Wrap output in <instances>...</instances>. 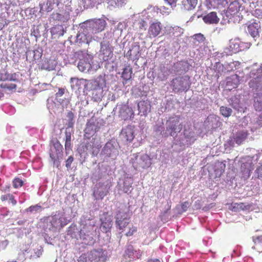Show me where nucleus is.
<instances>
[{
  "label": "nucleus",
  "instance_id": "nucleus-1",
  "mask_svg": "<svg viewBox=\"0 0 262 262\" xmlns=\"http://www.w3.org/2000/svg\"><path fill=\"white\" fill-rule=\"evenodd\" d=\"M107 25L105 18H94L80 23L76 36V42L82 45L85 44L89 38H94V35L102 32Z\"/></svg>",
  "mask_w": 262,
  "mask_h": 262
},
{
  "label": "nucleus",
  "instance_id": "nucleus-2",
  "mask_svg": "<svg viewBox=\"0 0 262 262\" xmlns=\"http://www.w3.org/2000/svg\"><path fill=\"white\" fill-rule=\"evenodd\" d=\"M244 7L238 2L234 1L231 3L227 10L224 11V19H228V21L234 23H239L243 19L242 12L244 11Z\"/></svg>",
  "mask_w": 262,
  "mask_h": 262
},
{
  "label": "nucleus",
  "instance_id": "nucleus-3",
  "mask_svg": "<svg viewBox=\"0 0 262 262\" xmlns=\"http://www.w3.org/2000/svg\"><path fill=\"white\" fill-rule=\"evenodd\" d=\"M0 81L2 83L0 87L5 92L15 91L17 88L16 83H13L18 82L16 73H9L5 70L0 71Z\"/></svg>",
  "mask_w": 262,
  "mask_h": 262
},
{
  "label": "nucleus",
  "instance_id": "nucleus-4",
  "mask_svg": "<svg viewBox=\"0 0 262 262\" xmlns=\"http://www.w3.org/2000/svg\"><path fill=\"white\" fill-rule=\"evenodd\" d=\"M107 254L102 249H93L82 254L78 259V262H105Z\"/></svg>",
  "mask_w": 262,
  "mask_h": 262
},
{
  "label": "nucleus",
  "instance_id": "nucleus-5",
  "mask_svg": "<svg viewBox=\"0 0 262 262\" xmlns=\"http://www.w3.org/2000/svg\"><path fill=\"white\" fill-rule=\"evenodd\" d=\"M130 163L135 169H144L151 165V158L147 154L137 152L132 155Z\"/></svg>",
  "mask_w": 262,
  "mask_h": 262
},
{
  "label": "nucleus",
  "instance_id": "nucleus-6",
  "mask_svg": "<svg viewBox=\"0 0 262 262\" xmlns=\"http://www.w3.org/2000/svg\"><path fill=\"white\" fill-rule=\"evenodd\" d=\"M112 40V33L107 32L104 35L103 40L100 43L96 41L94 38L93 39H90V40H87L85 44H88L91 47H97L100 45V49H111V48H113L111 45Z\"/></svg>",
  "mask_w": 262,
  "mask_h": 262
},
{
  "label": "nucleus",
  "instance_id": "nucleus-7",
  "mask_svg": "<svg viewBox=\"0 0 262 262\" xmlns=\"http://www.w3.org/2000/svg\"><path fill=\"white\" fill-rule=\"evenodd\" d=\"M100 125L98 119L92 117L88 120L86 127L84 129V136L87 138H90L93 136L99 130Z\"/></svg>",
  "mask_w": 262,
  "mask_h": 262
},
{
  "label": "nucleus",
  "instance_id": "nucleus-8",
  "mask_svg": "<svg viewBox=\"0 0 262 262\" xmlns=\"http://www.w3.org/2000/svg\"><path fill=\"white\" fill-rule=\"evenodd\" d=\"M101 155L104 156V160L109 158L115 160L118 155V150L112 142L108 141L103 147Z\"/></svg>",
  "mask_w": 262,
  "mask_h": 262
},
{
  "label": "nucleus",
  "instance_id": "nucleus-9",
  "mask_svg": "<svg viewBox=\"0 0 262 262\" xmlns=\"http://www.w3.org/2000/svg\"><path fill=\"white\" fill-rule=\"evenodd\" d=\"M62 145L59 141L57 140L53 143L50 151V157L52 161L55 163L56 161L59 160L62 156Z\"/></svg>",
  "mask_w": 262,
  "mask_h": 262
},
{
  "label": "nucleus",
  "instance_id": "nucleus-10",
  "mask_svg": "<svg viewBox=\"0 0 262 262\" xmlns=\"http://www.w3.org/2000/svg\"><path fill=\"white\" fill-rule=\"evenodd\" d=\"M171 85L173 90L177 92L187 91L188 89L187 80L183 77L173 79L171 81Z\"/></svg>",
  "mask_w": 262,
  "mask_h": 262
},
{
  "label": "nucleus",
  "instance_id": "nucleus-11",
  "mask_svg": "<svg viewBox=\"0 0 262 262\" xmlns=\"http://www.w3.org/2000/svg\"><path fill=\"white\" fill-rule=\"evenodd\" d=\"M129 216L125 212L118 211L116 216V224L120 230L125 228L129 223Z\"/></svg>",
  "mask_w": 262,
  "mask_h": 262
},
{
  "label": "nucleus",
  "instance_id": "nucleus-12",
  "mask_svg": "<svg viewBox=\"0 0 262 262\" xmlns=\"http://www.w3.org/2000/svg\"><path fill=\"white\" fill-rule=\"evenodd\" d=\"M40 12H49L55 9L56 8H59L62 4L60 3L58 0H47L46 3L40 4Z\"/></svg>",
  "mask_w": 262,
  "mask_h": 262
},
{
  "label": "nucleus",
  "instance_id": "nucleus-13",
  "mask_svg": "<svg viewBox=\"0 0 262 262\" xmlns=\"http://www.w3.org/2000/svg\"><path fill=\"white\" fill-rule=\"evenodd\" d=\"M47 29V24L41 25L40 24L37 26L34 25L31 30V34L35 37L36 40L41 36H43L45 38H47L48 36V30Z\"/></svg>",
  "mask_w": 262,
  "mask_h": 262
},
{
  "label": "nucleus",
  "instance_id": "nucleus-14",
  "mask_svg": "<svg viewBox=\"0 0 262 262\" xmlns=\"http://www.w3.org/2000/svg\"><path fill=\"white\" fill-rule=\"evenodd\" d=\"M101 228L103 231L107 233L110 231L113 225L112 217L107 212H104L100 218Z\"/></svg>",
  "mask_w": 262,
  "mask_h": 262
},
{
  "label": "nucleus",
  "instance_id": "nucleus-15",
  "mask_svg": "<svg viewBox=\"0 0 262 262\" xmlns=\"http://www.w3.org/2000/svg\"><path fill=\"white\" fill-rule=\"evenodd\" d=\"M163 26L159 21L150 24L148 30V34L150 37H155L162 33Z\"/></svg>",
  "mask_w": 262,
  "mask_h": 262
},
{
  "label": "nucleus",
  "instance_id": "nucleus-16",
  "mask_svg": "<svg viewBox=\"0 0 262 262\" xmlns=\"http://www.w3.org/2000/svg\"><path fill=\"white\" fill-rule=\"evenodd\" d=\"M261 31L260 23L255 20L247 27L246 32L250 34L254 38L259 37V33Z\"/></svg>",
  "mask_w": 262,
  "mask_h": 262
},
{
  "label": "nucleus",
  "instance_id": "nucleus-17",
  "mask_svg": "<svg viewBox=\"0 0 262 262\" xmlns=\"http://www.w3.org/2000/svg\"><path fill=\"white\" fill-rule=\"evenodd\" d=\"M179 121L180 116H176L174 117H172L170 119L167 129L170 131V136H173L177 132H180L181 130V127H178Z\"/></svg>",
  "mask_w": 262,
  "mask_h": 262
},
{
  "label": "nucleus",
  "instance_id": "nucleus-18",
  "mask_svg": "<svg viewBox=\"0 0 262 262\" xmlns=\"http://www.w3.org/2000/svg\"><path fill=\"white\" fill-rule=\"evenodd\" d=\"M250 46V42H244L238 39H231L229 41L228 49H248Z\"/></svg>",
  "mask_w": 262,
  "mask_h": 262
},
{
  "label": "nucleus",
  "instance_id": "nucleus-19",
  "mask_svg": "<svg viewBox=\"0 0 262 262\" xmlns=\"http://www.w3.org/2000/svg\"><path fill=\"white\" fill-rule=\"evenodd\" d=\"M198 0H183L181 3L178 4V6L183 11H191L195 9Z\"/></svg>",
  "mask_w": 262,
  "mask_h": 262
},
{
  "label": "nucleus",
  "instance_id": "nucleus-20",
  "mask_svg": "<svg viewBox=\"0 0 262 262\" xmlns=\"http://www.w3.org/2000/svg\"><path fill=\"white\" fill-rule=\"evenodd\" d=\"M148 26V22L142 18L135 19L132 25L134 29L140 34L143 33L146 31Z\"/></svg>",
  "mask_w": 262,
  "mask_h": 262
},
{
  "label": "nucleus",
  "instance_id": "nucleus-21",
  "mask_svg": "<svg viewBox=\"0 0 262 262\" xmlns=\"http://www.w3.org/2000/svg\"><path fill=\"white\" fill-rule=\"evenodd\" d=\"M120 136L122 140L130 142L134 138V133L131 126H127L121 130Z\"/></svg>",
  "mask_w": 262,
  "mask_h": 262
},
{
  "label": "nucleus",
  "instance_id": "nucleus-22",
  "mask_svg": "<svg viewBox=\"0 0 262 262\" xmlns=\"http://www.w3.org/2000/svg\"><path fill=\"white\" fill-rule=\"evenodd\" d=\"M52 226L54 228H62L67 224V219L64 217H58L56 215L52 216L50 221Z\"/></svg>",
  "mask_w": 262,
  "mask_h": 262
},
{
  "label": "nucleus",
  "instance_id": "nucleus-23",
  "mask_svg": "<svg viewBox=\"0 0 262 262\" xmlns=\"http://www.w3.org/2000/svg\"><path fill=\"white\" fill-rule=\"evenodd\" d=\"M206 2L209 9L224 7L228 4L227 0H206Z\"/></svg>",
  "mask_w": 262,
  "mask_h": 262
},
{
  "label": "nucleus",
  "instance_id": "nucleus-24",
  "mask_svg": "<svg viewBox=\"0 0 262 262\" xmlns=\"http://www.w3.org/2000/svg\"><path fill=\"white\" fill-rule=\"evenodd\" d=\"M127 23L123 21L119 23L114 28L113 33L117 37L121 36L123 34H126Z\"/></svg>",
  "mask_w": 262,
  "mask_h": 262
},
{
  "label": "nucleus",
  "instance_id": "nucleus-25",
  "mask_svg": "<svg viewBox=\"0 0 262 262\" xmlns=\"http://www.w3.org/2000/svg\"><path fill=\"white\" fill-rule=\"evenodd\" d=\"M202 17L205 23L207 24H216L220 20V18L215 12H210Z\"/></svg>",
  "mask_w": 262,
  "mask_h": 262
},
{
  "label": "nucleus",
  "instance_id": "nucleus-26",
  "mask_svg": "<svg viewBox=\"0 0 262 262\" xmlns=\"http://www.w3.org/2000/svg\"><path fill=\"white\" fill-rule=\"evenodd\" d=\"M66 32V29L61 25H57L51 28L50 32L53 38H57L62 36L64 32Z\"/></svg>",
  "mask_w": 262,
  "mask_h": 262
},
{
  "label": "nucleus",
  "instance_id": "nucleus-27",
  "mask_svg": "<svg viewBox=\"0 0 262 262\" xmlns=\"http://www.w3.org/2000/svg\"><path fill=\"white\" fill-rule=\"evenodd\" d=\"M138 107L139 113L146 115L150 112L151 106L147 100H141L138 102Z\"/></svg>",
  "mask_w": 262,
  "mask_h": 262
},
{
  "label": "nucleus",
  "instance_id": "nucleus-28",
  "mask_svg": "<svg viewBox=\"0 0 262 262\" xmlns=\"http://www.w3.org/2000/svg\"><path fill=\"white\" fill-rule=\"evenodd\" d=\"M112 50H99L98 56L100 62L107 61L113 56Z\"/></svg>",
  "mask_w": 262,
  "mask_h": 262
},
{
  "label": "nucleus",
  "instance_id": "nucleus-29",
  "mask_svg": "<svg viewBox=\"0 0 262 262\" xmlns=\"http://www.w3.org/2000/svg\"><path fill=\"white\" fill-rule=\"evenodd\" d=\"M135 254L134 249L132 245H128L124 251L123 254L124 258L128 261H130L134 259V256Z\"/></svg>",
  "mask_w": 262,
  "mask_h": 262
},
{
  "label": "nucleus",
  "instance_id": "nucleus-30",
  "mask_svg": "<svg viewBox=\"0 0 262 262\" xmlns=\"http://www.w3.org/2000/svg\"><path fill=\"white\" fill-rule=\"evenodd\" d=\"M26 54L27 58L33 60H38L42 56V53L39 50H27Z\"/></svg>",
  "mask_w": 262,
  "mask_h": 262
},
{
  "label": "nucleus",
  "instance_id": "nucleus-31",
  "mask_svg": "<svg viewBox=\"0 0 262 262\" xmlns=\"http://www.w3.org/2000/svg\"><path fill=\"white\" fill-rule=\"evenodd\" d=\"M84 81L83 79H78L77 78H71L70 79V83L72 89L79 90L81 88V85Z\"/></svg>",
  "mask_w": 262,
  "mask_h": 262
},
{
  "label": "nucleus",
  "instance_id": "nucleus-32",
  "mask_svg": "<svg viewBox=\"0 0 262 262\" xmlns=\"http://www.w3.org/2000/svg\"><path fill=\"white\" fill-rule=\"evenodd\" d=\"M109 5L114 8H120L124 7L127 3L128 0H107Z\"/></svg>",
  "mask_w": 262,
  "mask_h": 262
},
{
  "label": "nucleus",
  "instance_id": "nucleus-33",
  "mask_svg": "<svg viewBox=\"0 0 262 262\" xmlns=\"http://www.w3.org/2000/svg\"><path fill=\"white\" fill-rule=\"evenodd\" d=\"M132 68L129 66H126L123 69L121 77L125 80H129L132 78Z\"/></svg>",
  "mask_w": 262,
  "mask_h": 262
},
{
  "label": "nucleus",
  "instance_id": "nucleus-34",
  "mask_svg": "<svg viewBox=\"0 0 262 262\" xmlns=\"http://www.w3.org/2000/svg\"><path fill=\"white\" fill-rule=\"evenodd\" d=\"M183 29L180 27L175 26L170 29L169 33L173 37H178L183 34Z\"/></svg>",
  "mask_w": 262,
  "mask_h": 262
},
{
  "label": "nucleus",
  "instance_id": "nucleus-35",
  "mask_svg": "<svg viewBox=\"0 0 262 262\" xmlns=\"http://www.w3.org/2000/svg\"><path fill=\"white\" fill-rule=\"evenodd\" d=\"M231 210L233 211H240L241 210H245L247 209V207L243 203H235L232 204Z\"/></svg>",
  "mask_w": 262,
  "mask_h": 262
},
{
  "label": "nucleus",
  "instance_id": "nucleus-36",
  "mask_svg": "<svg viewBox=\"0 0 262 262\" xmlns=\"http://www.w3.org/2000/svg\"><path fill=\"white\" fill-rule=\"evenodd\" d=\"M249 86L251 88L258 89L260 90V76L257 77L255 78L252 79L249 82Z\"/></svg>",
  "mask_w": 262,
  "mask_h": 262
},
{
  "label": "nucleus",
  "instance_id": "nucleus-37",
  "mask_svg": "<svg viewBox=\"0 0 262 262\" xmlns=\"http://www.w3.org/2000/svg\"><path fill=\"white\" fill-rule=\"evenodd\" d=\"M220 111L221 114L225 117H229L231 116L232 113V110L231 108L223 106L220 107Z\"/></svg>",
  "mask_w": 262,
  "mask_h": 262
},
{
  "label": "nucleus",
  "instance_id": "nucleus-38",
  "mask_svg": "<svg viewBox=\"0 0 262 262\" xmlns=\"http://www.w3.org/2000/svg\"><path fill=\"white\" fill-rule=\"evenodd\" d=\"M98 0H82V4L85 8H91L95 6Z\"/></svg>",
  "mask_w": 262,
  "mask_h": 262
},
{
  "label": "nucleus",
  "instance_id": "nucleus-39",
  "mask_svg": "<svg viewBox=\"0 0 262 262\" xmlns=\"http://www.w3.org/2000/svg\"><path fill=\"white\" fill-rule=\"evenodd\" d=\"M65 149L66 150L71 149V135L70 133H66V141H65Z\"/></svg>",
  "mask_w": 262,
  "mask_h": 262
},
{
  "label": "nucleus",
  "instance_id": "nucleus-40",
  "mask_svg": "<svg viewBox=\"0 0 262 262\" xmlns=\"http://www.w3.org/2000/svg\"><path fill=\"white\" fill-rule=\"evenodd\" d=\"M52 18L55 20H59L62 22H65L68 20L67 17L64 16L59 13H53Z\"/></svg>",
  "mask_w": 262,
  "mask_h": 262
},
{
  "label": "nucleus",
  "instance_id": "nucleus-41",
  "mask_svg": "<svg viewBox=\"0 0 262 262\" xmlns=\"http://www.w3.org/2000/svg\"><path fill=\"white\" fill-rule=\"evenodd\" d=\"M13 186L14 188L17 189L21 187L23 184V181L19 178H15L12 182Z\"/></svg>",
  "mask_w": 262,
  "mask_h": 262
},
{
  "label": "nucleus",
  "instance_id": "nucleus-42",
  "mask_svg": "<svg viewBox=\"0 0 262 262\" xmlns=\"http://www.w3.org/2000/svg\"><path fill=\"white\" fill-rule=\"evenodd\" d=\"M132 183H129L128 185L126 184V182L124 183L123 190L125 193L127 194L130 193L133 188H132Z\"/></svg>",
  "mask_w": 262,
  "mask_h": 262
},
{
  "label": "nucleus",
  "instance_id": "nucleus-43",
  "mask_svg": "<svg viewBox=\"0 0 262 262\" xmlns=\"http://www.w3.org/2000/svg\"><path fill=\"white\" fill-rule=\"evenodd\" d=\"M169 6H170L171 8L173 10L178 6L177 2L178 0H164Z\"/></svg>",
  "mask_w": 262,
  "mask_h": 262
},
{
  "label": "nucleus",
  "instance_id": "nucleus-44",
  "mask_svg": "<svg viewBox=\"0 0 262 262\" xmlns=\"http://www.w3.org/2000/svg\"><path fill=\"white\" fill-rule=\"evenodd\" d=\"M190 204L188 201H185L181 204V207L182 209V212H185L187 210V209L189 207Z\"/></svg>",
  "mask_w": 262,
  "mask_h": 262
},
{
  "label": "nucleus",
  "instance_id": "nucleus-45",
  "mask_svg": "<svg viewBox=\"0 0 262 262\" xmlns=\"http://www.w3.org/2000/svg\"><path fill=\"white\" fill-rule=\"evenodd\" d=\"M137 231V228L136 227H132L130 228L128 231L125 234L127 236H132L135 232Z\"/></svg>",
  "mask_w": 262,
  "mask_h": 262
},
{
  "label": "nucleus",
  "instance_id": "nucleus-46",
  "mask_svg": "<svg viewBox=\"0 0 262 262\" xmlns=\"http://www.w3.org/2000/svg\"><path fill=\"white\" fill-rule=\"evenodd\" d=\"M246 137V136H244V135H242V137L238 136L235 139V142L240 144L245 139Z\"/></svg>",
  "mask_w": 262,
  "mask_h": 262
},
{
  "label": "nucleus",
  "instance_id": "nucleus-47",
  "mask_svg": "<svg viewBox=\"0 0 262 262\" xmlns=\"http://www.w3.org/2000/svg\"><path fill=\"white\" fill-rule=\"evenodd\" d=\"M41 208V206L38 205H34V206H31L28 208V210L30 212H33V211H37Z\"/></svg>",
  "mask_w": 262,
  "mask_h": 262
},
{
  "label": "nucleus",
  "instance_id": "nucleus-48",
  "mask_svg": "<svg viewBox=\"0 0 262 262\" xmlns=\"http://www.w3.org/2000/svg\"><path fill=\"white\" fill-rule=\"evenodd\" d=\"M195 39L199 42H201L204 41L205 37L203 34L200 33L195 35Z\"/></svg>",
  "mask_w": 262,
  "mask_h": 262
},
{
  "label": "nucleus",
  "instance_id": "nucleus-49",
  "mask_svg": "<svg viewBox=\"0 0 262 262\" xmlns=\"http://www.w3.org/2000/svg\"><path fill=\"white\" fill-rule=\"evenodd\" d=\"M254 106L256 111H260L262 110V103H260L258 101H255Z\"/></svg>",
  "mask_w": 262,
  "mask_h": 262
},
{
  "label": "nucleus",
  "instance_id": "nucleus-50",
  "mask_svg": "<svg viewBox=\"0 0 262 262\" xmlns=\"http://www.w3.org/2000/svg\"><path fill=\"white\" fill-rule=\"evenodd\" d=\"M73 160H74L73 157L72 156H70L66 162V166L67 168L70 167L71 164L73 162Z\"/></svg>",
  "mask_w": 262,
  "mask_h": 262
},
{
  "label": "nucleus",
  "instance_id": "nucleus-51",
  "mask_svg": "<svg viewBox=\"0 0 262 262\" xmlns=\"http://www.w3.org/2000/svg\"><path fill=\"white\" fill-rule=\"evenodd\" d=\"M64 89L63 88H59L58 92L56 94V97H61L64 94Z\"/></svg>",
  "mask_w": 262,
  "mask_h": 262
},
{
  "label": "nucleus",
  "instance_id": "nucleus-52",
  "mask_svg": "<svg viewBox=\"0 0 262 262\" xmlns=\"http://www.w3.org/2000/svg\"><path fill=\"white\" fill-rule=\"evenodd\" d=\"M11 195L10 193H9V194H4V195H1V200H2V201L4 202V201H6V200L9 199L10 197L9 196Z\"/></svg>",
  "mask_w": 262,
  "mask_h": 262
},
{
  "label": "nucleus",
  "instance_id": "nucleus-53",
  "mask_svg": "<svg viewBox=\"0 0 262 262\" xmlns=\"http://www.w3.org/2000/svg\"><path fill=\"white\" fill-rule=\"evenodd\" d=\"M107 190H105L104 191H99L98 195L101 199H103L105 196L107 195Z\"/></svg>",
  "mask_w": 262,
  "mask_h": 262
},
{
  "label": "nucleus",
  "instance_id": "nucleus-54",
  "mask_svg": "<svg viewBox=\"0 0 262 262\" xmlns=\"http://www.w3.org/2000/svg\"><path fill=\"white\" fill-rule=\"evenodd\" d=\"M257 172L258 178L262 179V165L257 169Z\"/></svg>",
  "mask_w": 262,
  "mask_h": 262
},
{
  "label": "nucleus",
  "instance_id": "nucleus-55",
  "mask_svg": "<svg viewBox=\"0 0 262 262\" xmlns=\"http://www.w3.org/2000/svg\"><path fill=\"white\" fill-rule=\"evenodd\" d=\"M9 200L11 202V203L13 205H15L17 203V202L16 200L14 198V196L11 194V195L9 196Z\"/></svg>",
  "mask_w": 262,
  "mask_h": 262
},
{
  "label": "nucleus",
  "instance_id": "nucleus-56",
  "mask_svg": "<svg viewBox=\"0 0 262 262\" xmlns=\"http://www.w3.org/2000/svg\"><path fill=\"white\" fill-rule=\"evenodd\" d=\"M254 243L256 244H259L262 243V235L257 236L254 239Z\"/></svg>",
  "mask_w": 262,
  "mask_h": 262
},
{
  "label": "nucleus",
  "instance_id": "nucleus-57",
  "mask_svg": "<svg viewBox=\"0 0 262 262\" xmlns=\"http://www.w3.org/2000/svg\"><path fill=\"white\" fill-rule=\"evenodd\" d=\"M197 16V18H199L200 17H202V15H197V14H196V13H194L193 15H192V16L190 17V18H189V21H192L194 19V18H195V16Z\"/></svg>",
  "mask_w": 262,
  "mask_h": 262
},
{
  "label": "nucleus",
  "instance_id": "nucleus-58",
  "mask_svg": "<svg viewBox=\"0 0 262 262\" xmlns=\"http://www.w3.org/2000/svg\"><path fill=\"white\" fill-rule=\"evenodd\" d=\"M43 250L41 249H37L36 251L35 252L36 256L39 257L40 256V255H42Z\"/></svg>",
  "mask_w": 262,
  "mask_h": 262
},
{
  "label": "nucleus",
  "instance_id": "nucleus-59",
  "mask_svg": "<svg viewBox=\"0 0 262 262\" xmlns=\"http://www.w3.org/2000/svg\"><path fill=\"white\" fill-rule=\"evenodd\" d=\"M147 262H161V261L158 258H150L148 259Z\"/></svg>",
  "mask_w": 262,
  "mask_h": 262
},
{
  "label": "nucleus",
  "instance_id": "nucleus-60",
  "mask_svg": "<svg viewBox=\"0 0 262 262\" xmlns=\"http://www.w3.org/2000/svg\"><path fill=\"white\" fill-rule=\"evenodd\" d=\"M96 147L97 149H99L101 147V145L100 143H98L96 145Z\"/></svg>",
  "mask_w": 262,
  "mask_h": 262
},
{
  "label": "nucleus",
  "instance_id": "nucleus-61",
  "mask_svg": "<svg viewBox=\"0 0 262 262\" xmlns=\"http://www.w3.org/2000/svg\"><path fill=\"white\" fill-rule=\"evenodd\" d=\"M86 56H88V58L86 59L87 60L89 59L91 60L92 59V56L91 55L87 54Z\"/></svg>",
  "mask_w": 262,
  "mask_h": 262
},
{
  "label": "nucleus",
  "instance_id": "nucleus-62",
  "mask_svg": "<svg viewBox=\"0 0 262 262\" xmlns=\"http://www.w3.org/2000/svg\"><path fill=\"white\" fill-rule=\"evenodd\" d=\"M260 90H262V76H260Z\"/></svg>",
  "mask_w": 262,
  "mask_h": 262
},
{
  "label": "nucleus",
  "instance_id": "nucleus-63",
  "mask_svg": "<svg viewBox=\"0 0 262 262\" xmlns=\"http://www.w3.org/2000/svg\"><path fill=\"white\" fill-rule=\"evenodd\" d=\"M131 51L132 50L128 51V52L126 53V56H130L131 55Z\"/></svg>",
  "mask_w": 262,
  "mask_h": 262
},
{
  "label": "nucleus",
  "instance_id": "nucleus-64",
  "mask_svg": "<svg viewBox=\"0 0 262 262\" xmlns=\"http://www.w3.org/2000/svg\"><path fill=\"white\" fill-rule=\"evenodd\" d=\"M80 63H82V62H80L79 63V64H78V68H79V69L80 70H81V71H83V69H81L80 68V67H81V64H80Z\"/></svg>",
  "mask_w": 262,
  "mask_h": 262
}]
</instances>
